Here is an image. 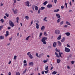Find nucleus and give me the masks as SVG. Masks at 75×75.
Returning <instances> with one entry per match:
<instances>
[{
    "label": "nucleus",
    "instance_id": "obj_1",
    "mask_svg": "<svg viewBox=\"0 0 75 75\" xmlns=\"http://www.w3.org/2000/svg\"><path fill=\"white\" fill-rule=\"evenodd\" d=\"M47 40V37H44L41 40V41H42L43 44L45 45L46 44V40Z\"/></svg>",
    "mask_w": 75,
    "mask_h": 75
},
{
    "label": "nucleus",
    "instance_id": "obj_39",
    "mask_svg": "<svg viewBox=\"0 0 75 75\" xmlns=\"http://www.w3.org/2000/svg\"><path fill=\"white\" fill-rule=\"evenodd\" d=\"M47 3H48V2L47 1H45L43 3V4L44 5H46Z\"/></svg>",
    "mask_w": 75,
    "mask_h": 75
},
{
    "label": "nucleus",
    "instance_id": "obj_51",
    "mask_svg": "<svg viewBox=\"0 0 75 75\" xmlns=\"http://www.w3.org/2000/svg\"><path fill=\"white\" fill-rule=\"evenodd\" d=\"M23 63H24V64H26V63H27V61L25 60H24L23 61Z\"/></svg>",
    "mask_w": 75,
    "mask_h": 75
},
{
    "label": "nucleus",
    "instance_id": "obj_19",
    "mask_svg": "<svg viewBox=\"0 0 75 75\" xmlns=\"http://www.w3.org/2000/svg\"><path fill=\"white\" fill-rule=\"evenodd\" d=\"M47 17H45L43 19V21H46V22H47Z\"/></svg>",
    "mask_w": 75,
    "mask_h": 75
},
{
    "label": "nucleus",
    "instance_id": "obj_24",
    "mask_svg": "<svg viewBox=\"0 0 75 75\" xmlns=\"http://www.w3.org/2000/svg\"><path fill=\"white\" fill-rule=\"evenodd\" d=\"M25 18L27 20H29V17L27 16H26L25 17Z\"/></svg>",
    "mask_w": 75,
    "mask_h": 75
},
{
    "label": "nucleus",
    "instance_id": "obj_63",
    "mask_svg": "<svg viewBox=\"0 0 75 75\" xmlns=\"http://www.w3.org/2000/svg\"><path fill=\"white\" fill-rule=\"evenodd\" d=\"M12 40V37H11L9 39V41H11Z\"/></svg>",
    "mask_w": 75,
    "mask_h": 75
},
{
    "label": "nucleus",
    "instance_id": "obj_2",
    "mask_svg": "<svg viewBox=\"0 0 75 75\" xmlns=\"http://www.w3.org/2000/svg\"><path fill=\"white\" fill-rule=\"evenodd\" d=\"M54 33H55L56 34H59L60 33H61V31L58 29L56 30H55Z\"/></svg>",
    "mask_w": 75,
    "mask_h": 75
},
{
    "label": "nucleus",
    "instance_id": "obj_25",
    "mask_svg": "<svg viewBox=\"0 0 75 75\" xmlns=\"http://www.w3.org/2000/svg\"><path fill=\"white\" fill-rule=\"evenodd\" d=\"M59 11V9H56L54 11V12H58Z\"/></svg>",
    "mask_w": 75,
    "mask_h": 75
},
{
    "label": "nucleus",
    "instance_id": "obj_53",
    "mask_svg": "<svg viewBox=\"0 0 75 75\" xmlns=\"http://www.w3.org/2000/svg\"><path fill=\"white\" fill-rule=\"evenodd\" d=\"M40 10H41L39 9L38 10V14H40Z\"/></svg>",
    "mask_w": 75,
    "mask_h": 75
},
{
    "label": "nucleus",
    "instance_id": "obj_52",
    "mask_svg": "<svg viewBox=\"0 0 75 75\" xmlns=\"http://www.w3.org/2000/svg\"><path fill=\"white\" fill-rule=\"evenodd\" d=\"M74 63H75V61H71V63L72 64H74Z\"/></svg>",
    "mask_w": 75,
    "mask_h": 75
},
{
    "label": "nucleus",
    "instance_id": "obj_44",
    "mask_svg": "<svg viewBox=\"0 0 75 75\" xmlns=\"http://www.w3.org/2000/svg\"><path fill=\"white\" fill-rule=\"evenodd\" d=\"M35 6L34 5H33L32 8H33V10H34V8H35Z\"/></svg>",
    "mask_w": 75,
    "mask_h": 75
},
{
    "label": "nucleus",
    "instance_id": "obj_32",
    "mask_svg": "<svg viewBox=\"0 0 75 75\" xmlns=\"http://www.w3.org/2000/svg\"><path fill=\"white\" fill-rule=\"evenodd\" d=\"M65 41V38L63 37L62 40H61V42H63Z\"/></svg>",
    "mask_w": 75,
    "mask_h": 75
},
{
    "label": "nucleus",
    "instance_id": "obj_5",
    "mask_svg": "<svg viewBox=\"0 0 75 75\" xmlns=\"http://www.w3.org/2000/svg\"><path fill=\"white\" fill-rule=\"evenodd\" d=\"M13 12H14V14H17V13L18 12V11L17 10V9H16L14 10V9H13Z\"/></svg>",
    "mask_w": 75,
    "mask_h": 75
},
{
    "label": "nucleus",
    "instance_id": "obj_42",
    "mask_svg": "<svg viewBox=\"0 0 75 75\" xmlns=\"http://www.w3.org/2000/svg\"><path fill=\"white\" fill-rule=\"evenodd\" d=\"M42 35V33H40V35H39V37H41V36Z\"/></svg>",
    "mask_w": 75,
    "mask_h": 75
},
{
    "label": "nucleus",
    "instance_id": "obj_62",
    "mask_svg": "<svg viewBox=\"0 0 75 75\" xmlns=\"http://www.w3.org/2000/svg\"><path fill=\"white\" fill-rule=\"evenodd\" d=\"M53 68H54V67H53L52 66L50 69V70H52V69Z\"/></svg>",
    "mask_w": 75,
    "mask_h": 75
},
{
    "label": "nucleus",
    "instance_id": "obj_58",
    "mask_svg": "<svg viewBox=\"0 0 75 75\" xmlns=\"http://www.w3.org/2000/svg\"><path fill=\"white\" fill-rule=\"evenodd\" d=\"M57 0H54V3H57Z\"/></svg>",
    "mask_w": 75,
    "mask_h": 75
},
{
    "label": "nucleus",
    "instance_id": "obj_35",
    "mask_svg": "<svg viewBox=\"0 0 75 75\" xmlns=\"http://www.w3.org/2000/svg\"><path fill=\"white\" fill-rule=\"evenodd\" d=\"M44 35L45 36H47L48 35V34H47V33H46V32H44Z\"/></svg>",
    "mask_w": 75,
    "mask_h": 75
},
{
    "label": "nucleus",
    "instance_id": "obj_40",
    "mask_svg": "<svg viewBox=\"0 0 75 75\" xmlns=\"http://www.w3.org/2000/svg\"><path fill=\"white\" fill-rule=\"evenodd\" d=\"M55 51L56 52H59L60 51V50H58L56 48L55 49Z\"/></svg>",
    "mask_w": 75,
    "mask_h": 75
},
{
    "label": "nucleus",
    "instance_id": "obj_26",
    "mask_svg": "<svg viewBox=\"0 0 75 75\" xmlns=\"http://www.w3.org/2000/svg\"><path fill=\"white\" fill-rule=\"evenodd\" d=\"M61 21V18H59L57 21V23H59Z\"/></svg>",
    "mask_w": 75,
    "mask_h": 75
},
{
    "label": "nucleus",
    "instance_id": "obj_3",
    "mask_svg": "<svg viewBox=\"0 0 75 75\" xmlns=\"http://www.w3.org/2000/svg\"><path fill=\"white\" fill-rule=\"evenodd\" d=\"M9 25H10V26H11L12 27H13L14 24L12 22L11 20H9Z\"/></svg>",
    "mask_w": 75,
    "mask_h": 75
},
{
    "label": "nucleus",
    "instance_id": "obj_23",
    "mask_svg": "<svg viewBox=\"0 0 75 75\" xmlns=\"http://www.w3.org/2000/svg\"><path fill=\"white\" fill-rule=\"evenodd\" d=\"M66 24H67V25H71V24L69 23V22L66 21Z\"/></svg>",
    "mask_w": 75,
    "mask_h": 75
},
{
    "label": "nucleus",
    "instance_id": "obj_4",
    "mask_svg": "<svg viewBox=\"0 0 75 75\" xmlns=\"http://www.w3.org/2000/svg\"><path fill=\"white\" fill-rule=\"evenodd\" d=\"M64 51L65 52H70V49L67 48L65 47V48Z\"/></svg>",
    "mask_w": 75,
    "mask_h": 75
},
{
    "label": "nucleus",
    "instance_id": "obj_56",
    "mask_svg": "<svg viewBox=\"0 0 75 75\" xmlns=\"http://www.w3.org/2000/svg\"><path fill=\"white\" fill-rule=\"evenodd\" d=\"M68 27V26L67 25H65L64 26V28H66V27Z\"/></svg>",
    "mask_w": 75,
    "mask_h": 75
},
{
    "label": "nucleus",
    "instance_id": "obj_28",
    "mask_svg": "<svg viewBox=\"0 0 75 75\" xmlns=\"http://www.w3.org/2000/svg\"><path fill=\"white\" fill-rule=\"evenodd\" d=\"M30 37H31V36L29 35L26 38L25 40H28V39H29V38H30Z\"/></svg>",
    "mask_w": 75,
    "mask_h": 75
},
{
    "label": "nucleus",
    "instance_id": "obj_36",
    "mask_svg": "<svg viewBox=\"0 0 75 75\" xmlns=\"http://www.w3.org/2000/svg\"><path fill=\"white\" fill-rule=\"evenodd\" d=\"M16 75H20V73L18 72H16Z\"/></svg>",
    "mask_w": 75,
    "mask_h": 75
},
{
    "label": "nucleus",
    "instance_id": "obj_57",
    "mask_svg": "<svg viewBox=\"0 0 75 75\" xmlns=\"http://www.w3.org/2000/svg\"><path fill=\"white\" fill-rule=\"evenodd\" d=\"M47 62V60H44L43 62L44 63H46Z\"/></svg>",
    "mask_w": 75,
    "mask_h": 75
},
{
    "label": "nucleus",
    "instance_id": "obj_29",
    "mask_svg": "<svg viewBox=\"0 0 75 75\" xmlns=\"http://www.w3.org/2000/svg\"><path fill=\"white\" fill-rule=\"evenodd\" d=\"M30 55H31V52H29L27 53V55H28V56H30Z\"/></svg>",
    "mask_w": 75,
    "mask_h": 75
},
{
    "label": "nucleus",
    "instance_id": "obj_37",
    "mask_svg": "<svg viewBox=\"0 0 75 75\" xmlns=\"http://www.w3.org/2000/svg\"><path fill=\"white\" fill-rule=\"evenodd\" d=\"M27 70V69H25L24 71H23V74H24L25 72H26V71Z\"/></svg>",
    "mask_w": 75,
    "mask_h": 75
},
{
    "label": "nucleus",
    "instance_id": "obj_6",
    "mask_svg": "<svg viewBox=\"0 0 75 75\" xmlns=\"http://www.w3.org/2000/svg\"><path fill=\"white\" fill-rule=\"evenodd\" d=\"M25 3V4H26V6H27L28 7H30V5H29L30 2H29L28 1L26 2Z\"/></svg>",
    "mask_w": 75,
    "mask_h": 75
},
{
    "label": "nucleus",
    "instance_id": "obj_22",
    "mask_svg": "<svg viewBox=\"0 0 75 75\" xmlns=\"http://www.w3.org/2000/svg\"><path fill=\"white\" fill-rule=\"evenodd\" d=\"M35 10H36V11L38 10V6H35Z\"/></svg>",
    "mask_w": 75,
    "mask_h": 75
},
{
    "label": "nucleus",
    "instance_id": "obj_27",
    "mask_svg": "<svg viewBox=\"0 0 75 75\" xmlns=\"http://www.w3.org/2000/svg\"><path fill=\"white\" fill-rule=\"evenodd\" d=\"M57 73V71H54L52 73V74H53V75H55V74H56Z\"/></svg>",
    "mask_w": 75,
    "mask_h": 75
},
{
    "label": "nucleus",
    "instance_id": "obj_13",
    "mask_svg": "<svg viewBox=\"0 0 75 75\" xmlns=\"http://www.w3.org/2000/svg\"><path fill=\"white\" fill-rule=\"evenodd\" d=\"M29 65L30 66H33V65H34V63L33 62H30L29 63Z\"/></svg>",
    "mask_w": 75,
    "mask_h": 75
},
{
    "label": "nucleus",
    "instance_id": "obj_11",
    "mask_svg": "<svg viewBox=\"0 0 75 75\" xmlns=\"http://www.w3.org/2000/svg\"><path fill=\"white\" fill-rule=\"evenodd\" d=\"M53 46L54 47H56L57 46V42H54L53 43Z\"/></svg>",
    "mask_w": 75,
    "mask_h": 75
},
{
    "label": "nucleus",
    "instance_id": "obj_8",
    "mask_svg": "<svg viewBox=\"0 0 75 75\" xmlns=\"http://www.w3.org/2000/svg\"><path fill=\"white\" fill-rule=\"evenodd\" d=\"M57 44L59 46V47H61V45H62L61 42H60L59 41H58L57 42Z\"/></svg>",
    "mask_w": 75,
    "mask_h": 75
},
{
    "label": "nucleus",
    "instance_id": "obj_14",
    "mask_svg": "<svg viewBox=\"0 0 75 75\" xmlns=\"http://www.w3.org/2000/svg\"><path fill=\"white\" fill-rule=\"evenodd\" d=\"M59 57H60V58H62V56H61V55L62 54V53L59 52Z\"/></svg>",
    "mask_w": 75,
    "mask_h": 75
},
{
    "label": "nucleus",
    "instance_id": "obj_50",
    "mask_svg": "<svg viewBox=\"0 0 75 75\" xmlns=\"http://www.w3.org/2000/svg\"><path fill=\"white\" fill-rule=\"evenodd\" d=\"M67 69H71V68H70V67L69 66H67Z\"/></svg>",
    "mask_w": 75,
    "mask_h": 75
},
{
    "label": "nucleus",
    "instance_id": "obj_47",
    "mask_svg": "<svg viewBox=\"0 0 75 75\" xmlns=\"http://www.w3.org/2000/svg\"><path fill=\"white\" fill-rule=\"evenodd\" d=\"M61 8H62V9L63 10L64 9V6H61Z\"/></svg>",
    "mask_w": 75,
    "mask_h": 75
},
{
    "label": "nucleus",
    "instance_id": "obj_17",
    "mask_svg": "<svg viewBox=\"0 0 75 75\" xmlns=\"http://www.w3.org/2000/svg\"><path fill=\"white\" fill-rule=\"evenodd\" d=\"M6 34L5 35V37H7L8 36V35L9 34H8V31H6Z\"/></svg>",
    "mask_w": 75,
    "mask_h": 75
},
{
    "label": "nucleus",
    "instance_id": "obj_46",
    "mask_svg": "<svg viewBox=\"0 0 75 75\" xmlns=\"http://www.w3.org/2000/svg\"><path fill=\"white\" fill-rule=\"evenodd\" d=\"M3 27V26L2 25L0 26V31H1V28H2Z\"/></svg>",
    "mask_w": 75,
    "mask_h": 75
},
{
    "label": "nucleus",
    "instance_id": "obj_61",
    "mask_svg": "<svg viewBox=\"0 0 75 75\" xmlns=\"http://www.w3.org/2000/svg\"><path fill=\"white\" fill-rule=\"evenodd\" d=\"M72 57V54H70L69 55V57L70 58H71V57Z\"/></svg>",
    "mask_w": 75,
    "mask_h": 75
},
{
    "label": "nucleus",
    "instance_id": "obj_20",
    "mask_svg": "<svg viewBox=\"0 0 75 75\" xmlns=\"http://www.w3.org/2000/svg\"><path fill=\"white\" fill-rule=\"evenodd\" d=\"M40 9V10H44L45 9V7L44 6H42L41 7Z\"/></svg>",
    "mask_w": 75,
    "mask_h": 75
},
{
    "label": "nucleus",
    "instance_id": "obj_34",
    "mask_svg": "<svg viewBox=\"0 0 75 75\" xmlns=\"http://www.w3.org/2000/svg\"><path fill=\"white\" fill-rule=\"evenodd\" d=\"M29 57L30 59H33V57L32 56L31 54L29 56Z\"/></svg>",
    "mask_w": 75,
    "mask_h": 75
},
{
    "label": "nucleus",
    "instance_id": "obj_43",
    "mask_svg": "<svg viewBox=\"0 0 75 75\" xmlns=\"http://www.w3.org/2000/svg\"><path fill=\"white\" fill-rule=\"evenodd\" d=\"M36 55L38 58L40 57V56H38V53H36Z\"/></svg>",
    "mask_w": 75,
    "mask_h": 75
},
{
    "label": "nucleus",
    "instance_id": "obj_16",
    "mask_svg": "<svg viewBox=\"0 0 75 75\" xmlns=\"http://www.w3.org/2000/svg\"><path fill=\"white\" fill-rule=\"evenodd\" d=\"M36 28L37 29H38L39 28V25L37 23H36Z\"/></svg>",
    "mask_w": 75,
    "mask_h": 75
},
{
    "label": "nucleus",
    "instance_id": "obj_9",
    "mask_svg": "<svg viewBox=\"0 0 75 75\" xmlns=\"http://www.w3.org/2000/svg\"><path fill=\"white\" fill-rule=\"evenodd\" d=\"M56 15V17H57V18H61V16L59 15V14L57 13Z\"/></svg>",
    "mask_w": 75,
    "mask_h": 75
},
{
    "label": "nucleus",
    "instance_id": "obj_18",
    "mask_svg": "<svg viewBox=\"0 0 75 75\" xmlns=\"http://www.w3.org/2000/svg\"><path fill=\"white\" fill-rule=\"evenodd\" d=\"M57 64H59V63H60L61 62V60H60V59H57Z\"/></svg>",
    "mask_w": 75,
    "mask_h": 75
},
{
    "label": "nucleus",
    "instance_id": "obj_45",
    "mask_svg": "<svg viewBox=\"0 0 75 75\" xmlns=\"http://www.w3.org/2000/svg\"><path fill=\"white\" fill-rule=\"evenodd\" d=\"M5 15L7 17H8L9 16V14H8V13H6Z\"/></svg>",
    "mask_w": 75,
    "mask_h": 75
},
{
    "label": "nucleus",
    "instance_id": "obj_54",
    "mask_svg": "<svg viewBox=\"0 0 75 75\" xmlns=\"http://www.w3.org/2000/svg\"><path fill=\"white\" fill-rule=\"evenodd\" d=\"M33 21H32L31 22V24L30 25H31L32 24H33Z\"/></svg>",
    "mask_w": 75,
    "mask_h": 75
},
{
    "label": "nucleus",
    "instance_id": "obj_7",
    "mask_svg": "<svg viewBox=\"0 0 75 75\" xmlns=\"http://www.w3.org/2000/svg\"><path fill=\"white\" fill-rule=\"evenodd\" d=\"M61 35H60L57 38V40H60L61 39Z\"/></svg>",
    "mask_w": 75,
    "mask_h": 75
},
{
    "label": "nucleus",
    "instance_id": "obj_21",
    "mask_svg": "<svg viewBox=\"0 0 75 75\" xmlns=\"http://www.w3.org/2000/svg\"><path fill=\"white\" fill-rule=\"evenodd\" d=\"M4 37L3 36H0V39L1 40H3V39H4Z\"/></svg>",
    "mask_w": 75,
    "mask_h": 75
},
{
    "label": "nucleus",
    "instance_id": "obj_15",
    "mask_svg": "<svg viewBox=\"0 0 75 75\" xmlns=\"http://www.w3.org/2000/svg\"><path fill=\"white\" fill-rule=\"evenodd\" d=\"M45 29V27L44 26H42L41 28V30L42 31H44Z\"/></svg>",
    "mask_w": 75,
    "mask_h": 75
},
{
    "label": "nucleus",
    "instance_id": "obj_55",
    "mask_svg": "<svg viewBox=\"0 0 75 75\" xmlns=\"http://www.w3.org/2000/svg\"><path fill=\"white\" fill-rule=\"evenodd\" d=\"M65 6H66V8H68V7H67V3H65Z\"/></svg>",
    "mask_w": 75,
    "mask_h": 75
},
{
    "label": "nucleus",
    "instance_id": "obj_12",
    "mask_svg": "<svg viewBox=\"0 0 75 75\" xmlns=\"http://www.w3.org/2000/svg\"><path fill=\"white\" fill-rule=\"evenodd\" d=\"M65 34H66L67 36H69V35H70V33L69 32H67L65 33Z\"/></svg>",
    "mask_w": 75,
    "mask_h": 75
},
{
    "label": "nucleus",
    "instance_id": "obj_49",
    "mask_svg": "<svg viewBox=\"0 0 75 75\" xmlns=\"http://www.w3.org/2000/svg\"><path fill=\"white\" fill-rule=\"evenodd\" d=\"M48 71H49L48 70H47V71H45V74H47L48 72Z\"/></svg>",
    "mask_w": 75,
    "mask_h": 75
},
{
    "label": "nucleus",
    "instance_id": "obj_38",
    "mask_svg": "<svg viewBox=\"0 0 75 75\" xmlns=\"http://www.w3.org/2000/svg\"><path fill=\"white\" fill-rule=\"evenodd\" d=\"M45 70H48V66H47L46 67H45Z\"/></svg>",
    "mask_w": 75,
    "mask_h": 75
},
{
    "label": "nucleus",
    "instance_id": "obj_31",
    "mask_svg": "<svg viewBox=\"0 0 75 75\" xmlns=\"http://www.w3.org/2000/svg\"><path fill=\"white\" fill-rule=\"evenodd\" d=\"M16 22L17 23H18V20H19V18L17 17L16 18Z\"/></svg>",
    "mask_w": 75,
    "mask_h": 75
},
{
    "label": "nucleus",
    "instance_id": "obj_48",
    "mask_svg": "<svg viewBox=\"0 0 75 75\" xmlns=\"http://www.w3.org/2000/svg\"><path fill=\"white\" fill-rule=\"evenodd\" d=\"M0 21H1V23H4V20H3V19H1L0 20Z\"/></svg>",
    "mask_w": 75,
    "mask_h": 75
},
{
    "label": "nucleus",
    "instance_id": "obj_64",
    "mask_svg": "<svg viewBox=\"0 0 75 75\" xmlns=\"http://www.w3.org/2000/svg\"><path fill=\"white\" fill-rule=\"evenodd\" d=\"M11 61H10L8 63V64H11Z\"/></svg>",
    "mask_w": 75,
    "mask_h": 75
},
{
    "label": "nucleus",
    "instance_id": "obj_41",
    "mask_svg": "<svg viewBox=\"0 0 75 75\" xmlns=\"http://www.w3.org/2000/svg\"><path fill=\"white\" fill-rule=\"evenodd\" d=\"M17 56H16V55L14 56V57L13 59L14 60H16V59H17Z\"/></svg>",
    "mask_w": 75,
    "mask_h": 75
},
{
    "label": "nucleus",
    "instance_id": "obj_59",
    "mask_svg": "<svg viewBox=\"0 0 75 75\" xmlns=\"http://www.w3.org/2000/svg\"><path fill=\"white\" fill-rule=\"evenodd\" d=\"M8 75H11V73L10 72H9L8 74Z\"/></svg>",
    "mask_w": 75,
    "mask_h": 75
},
{
    "label": "nucleus",
    "instance_id": "obj_60",
    "mask_svg": "<svg viewBox=\"0 0 75 75\" xmlns=\"http://www.w3.org/2000/svg\"><path fill=\"white\" fill-rule=\"evenodd\" d=\"M13 1H14V3H16V0H13Z\"/></svg>",
    "mask_w": 75,
    "mask_h": 75
},
{
    "label": "nucleus",
    "instance_id": "obj_33",
    "mask_svg": "<svg viewBox=\"0 0 75 75\" xmlns=\"http://www.w3.org/2000/svg\"><path fill=\"white\" fill-rule=\"evenodd\" d=\"M64 21H62L60 22V25H62L63 24H64Z\"/></svg>",
    "mask_w": 75,
    "mask_h": 75
},
{
    "label": "nucleus",
    "instance_id": "obj_30",
    "mask_svg": "<svg viewBox=\"0 0 75 75\" xmlns=\"http://www.w3.org/2000/svg\"><path fill=\"white\" fill-rule=\"evenodd\" d=\"M55 54L56 57H58V58H59V55H58V53H57L56 52H55Z\"/></svg>",
    "mask_w": 75,
    "mask_h": 75
},
{
    "label": "nucleus",
    "instance_id": "obj_10",
    "mask_svg": "<svg viewBox=\"0 0 75 75\" xmlns=\"http://www.w3.org/2000/svg\"><path fill=\"white\" fill-rule=\"evenodd\" d=\"M52 4H48V5H47V8H51L52 7Z\"/></svg>",
    "mask_w": 75,
    "mask_h": 75
}]
</instances>
